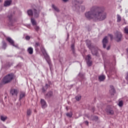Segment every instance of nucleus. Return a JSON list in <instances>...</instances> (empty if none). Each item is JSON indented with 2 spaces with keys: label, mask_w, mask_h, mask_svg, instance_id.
I'll return each instance as SVG.
<instances>
[{
  "label": "nucleus",
  "mask_w": 128,
  "mask_h": 128,
  "mask_svg": "<svg viewBox=\"0 0 128 128\" xmlns=\"http://www.w3.org/2000/svg\"><path fill=\"white\" fill-rule=\"evenodd\" d=\"M40 50L44 56V58L46 61L47 62L48 64V66L50 68H52V61L50 60V56L48 54V53H46V48H44V46L41 45L40 46Z\"/></svg>",
  "instance_id": "7ed1b4c3"
},
{
  "label": "nucleus",
  "mask_w": 128,
  "mask_h": 128,
  "mask_svg": "<svg viewBox=\"0 0 128 128\" xmlns=\"http://www.w3.org/2000/svg\"><path fill=\"white\" fill-rule=\"evenodd\" d=\"M110 46H108L107 48V50H110Z\"/></svg>",
  "instance_id": "4c0bfd02"
},
{
  "label": "nucleus",
  "mask_w": 128,
  "mask_h": 128,
  "mask_svg": "<svg viewBox=\"0 0 128 128\" xmlns=\"http://www.w3.org/2000/svg\"><path fill=\"white\" fill-rule=\"evenodd\" d=\"M52 8H53L57 12H60V9H58V8L57 7H56V6H54V4H52Z\"/></svg>",
  "instance_id": "4be33fe9"
},
{
  "label": "nucleus",
  "mask_w": 128,
  "mask_h": 128,
  "mask_svg": "<svg viewBox=\"0 0 128 128\" xmlns=\"http://www.w3.org/2000/svg\"><path fill=\"white\" fill-rule=\"evenodd\" d=\"M122 21V16L120 14H117V22H120Z\"/></svg>",
  "instance_id": "412c9836"
},
{
  "label": "nucleus",
  "mask_w": 128,
  "mask_h": 128,
  "mask_svg": "<svg viewBox=\"0 0 128 128\" xmlns=\"http://www.w3.org/2000/svg\"><path fill=\"white\" fill-rule=\"evenodd\" d=\"M64 2H68V0H62Z\"/></svg>",
  "instance_id": "ea45409f"
},
{
  "label": "nucleus",
  "mask_w": 128,
  "mask_h": 128,
  "mask_svg": "<svg viewBox=\"0 0 128 128\" xmlns=\"http://www.w3.org/2000/svg\"><path fill=\"white\" fill-rule=\"evenodd\" d=\"M86 60L88 66H92V61L90 60H92V56H90V54L88 55Z\"/></svg>",
  "instance_id": "0eeeda50"
},
{
  "label": "nucleus",
  "mask_w": 128,
  "mask_h": 128,
  "mask_svg": "<svg viewBox=\"0 0 128 128\" xmlns=\"http://www.w3.org/2000/svg\"><path fill=\"white\" fill-rule=\"evenodd\" d=\"M8 18L10 22H12V15L10 14L8 16Z\"/></svg>",
  "instance_id": "a878e982"
},
{
  "label": "nucleus",
  "mask_w": 128,
  "mask_h": 128,
  "mask_svg": "<svg viewBox=\"0 0 128 128\" xmlns=\"http://www.w3.org/2000/svg\"><path fill=\"white\" fill-rule=\"evenodd\" d=\"M26 96V93L24 92H22L20 94V100H22L23 98H24Z\"/></svg>",
  "instance_id": "5701e85b"
},
{
  "label": "nucleus",
  "mask_w": 128,
  "mask_h": 128,
  "mask_svg": "<svg viewBox=\"0 0 128 128\" xmlns=\"http://www.w3.org/2000/svg\"><path fill=\"white\" fill-rule=\"evenodd\" d=\"M14 73L8 74L4 78L3 82L4 84H9V82H12V80H14Z\"/></svg>",
  "instance_id": "20e7f679"
},
{
  "label": "nucleus",
  "mask_w": 128,
  "mask_h": 128,
  "mask_svg": "<svg viewBox=\"0 0 128 128\" xmlns=\"http://www.w3.org/2000/svg\"><path fill=\"white\" fill-rule=\"evenodd\" d=\"M122 39V32L117 31L115 33V40L118 42H121Z\"/></svg>",
  "instance_id": "423d86ee"
},
{
  "label": "nucleus",
  "mask_w": 128,
  "mask_h": 128,
  "mask_svg": "<svg viewBox=\"0 0 128 128\" xmlns=\"http://www.w3.org/2000/svg\"><path fill=\"white\" fill-rule=\"evenodd\" d=\"M27 52H28L29 54H34V48L32 47H29L28 48Z\"/></svg>",
  "instance_id": "2eb2a0df"
},
{
  "label": "nucleus",
  "mask_w": 128,
  "mask_h": 128,
  "mask_svg": "<svg viewBox=\"0 0 128 128\" xmlns=\"http://www.w3.org/2000/svg\"><path fill=\"white\" fill-rule=\"evenodd\" d=\"M8 119V117L6 116H0V120L2 122H6Z\"/></svg>",
  "instance_id": "aec40b11"
},
{
  "label": "nucleus",
  "mask_w": 128,
  "mask_h": 128,
  "mask_svg": "<svg viewBox=\"0 0 128 128\" xmlns=\"http://www.w3.org/2000/svg\"><path fill=\"white\" fill-rule=\"evenodd\" d=\"M27 114L28 116H30L32 114V110L30 109H28L27 111Z\"/></svg>",
  "instance_id": "c756f323"
},
{
  "label": "nucleus",
  "mask_w": 128,
  "mask_h": 128,
  "mask_svg": "<svg viewBox=\"0 0 128 128\" xmlns=\"http://www.w3.org/2000/svg\"><path fill=\"white\" fill-rule=\"evenodd\" d=\"M54 93L52 91L50 90L47 92V94L45 95V98H50L52 96Z\"/></svg>",
  "instance_id": "9d476101"
},
{
  "label": "nucleus",
  "mask_w": 128,
  "mask_h": 128,
  "mask_svg": "<svg viewBox=\"0 0 128 128\" xmlns=\"http://www.w3.org/2000/svg\"><path fill=\"white\" fill-rule=\"evenodd\" d=\"M107 112L109 114H114V112L112 110H107Z\"/></svg>",
  "instance_id": "393cba45"
},
{
  "label": "nucleus",
  "mask_w": 128,
  "mask_h": 128,
  "mask_svg": "<svg viewBox=\"0 0 128 128\" xmlns=\"http://www.w3.org/2000/svg\"><path fill=\"white\" fill-rule=\"evenodd\" d=\"M0 2H2V0H0Z\"/></svg>",
  "instance_id": "37998d69"
},
{
  "label": "nucleus",
  "mask_w": 128,
  "mask_h": 128,
  "mask_svg": "<svg viewBox=\"0 0 128 128\" xmlns=\"http://www.w3.org/2000/svg\"><path fill=\"white\" fill-rule=\"evenodd\" d=\"M110 88L111 90H110V93L112 96H114V92H116V90H114V86H110Z\"/></svg>",
  "instance_id": "4468645a"
},
{
  "label": "nucleus",
  "mask_w": 128,
  "mask_h": 128,
  "mask_svg": "<svg viewBox=\"0 0 128 128\" xmlns=\"http://www.w3.org/2000/svg\"><path fill=\"white\" fill-rule=\"evenodd\" d=\"M40 104L42 105V108H46L48 106V104H46V102L44 99H41Z\"/></svg>",
  "instance_id": "1a4fd4ad"
},
{
  "label": "nucleus",
  "mask_w": 128,
  "mask_h": 128,
  "mask_svg": "<svg viewBox=\"0 0 128 128\" xmlns=\"http://www.w3.org/2000/svg\"><path fill=\"white\" fill-rule=\"evenodd\" d=\"M26 38L27 40H30V36H26Z\"/></svg>",
  "instance_id": "72a5a7b5"
},
{
  "label": "nucleus",
  "mask_w": 128,
  "mask_h": 128,
  "mask_svg": "<svg viewBox=\"0 0 128 128\" xmlns=\"http://www.w3.org/2000/svg\"><path fill=\"white\" fill-rule=\"evenodd\" d=\"M36 30V32H38V30H40V26H35L34 28Z\"/></svg>",
  "instance_id": "2f4dec72"
},
{
  "label": "nucleus",
  "mask_w": 128,
  "mask_h": 128,
  "mask_svg": "<svg viewBox=\"0 0 128 128\" xmlns=\"http://www.w3.org/2000/svg\"><path fill=\"white\" fill-rule=\"evenodd\" d=\"M31 22L32 26H36V21L34 18H31Z\"/></svg>",
  "instance_id": "a211bd4d"
},
{
  "label": "nucleus",
  "mask_w": 128,
  "mask_h": 128,
  "mask_svg": "<svg viewBox=\"0 0 128 128\" xmlns=\"http://www.w3.org/2000/svg\"><path fill=\"white\" fill-rule=\"evenodd\" d=\"M81 8L82 11L84 12L86 10V7H84V6H82Z\"/></svg>",
  "instance_id": "c9c22d12"
},
{
  "label": "nucleus",
  "mask_w": 128,
  "mask_h": 128,
  "mask_svg": "<svg viewBox=\"0 0 128 128\" xmlns=\"http://www.w3.org/2000/svg\"><path fill=\"white\" fill-rule=\"evenodd\" d=\"M66 116H68V118H72V112H70L66 114Z\"/></svg>",
  "instance_id": "b1692460"
},
{
  "label": "nucleus",
  "mask_w": 128,
  "mask_h": 128,
  "mask_svg": "<svg viewBox=\"0 0 128 128\" xmlns=\"http://www.w3.org/2000/svg\"><path fill=\"white\" fill-rule=\"evenodd\" d=\"M40 46H42V44H40V42H37L35 44V48H36V50H38V46L40 47Z\"/></svg>",
  "instance_id": "6ab92c4d"
},
{
  "label": "nucleus",
  "mask_w": 128,
  "mask_h": 128,
  "mask_svg": "<svg viewBox=\"0 0 128 128\" xmlns=\"http://www.w3.org/2000/svg\"><path fill=\"white\" fill-rule=\"evenodd\" d=\"M76 100H80L82 98V96H77L75 98Z\"/></svg>",
  "instance_id": "c85d7f7f"
},
{
  "label": "nucleus",
  "mask_w": 128,
  "mask_h": 128,
  "mask_svg": "<svg viewBox=\"0 0 128 128\" xmlns=\"http://www.w3.org/2000/svg\"><path fill=\"white\" fill-rule=\"evenodd\" d=\"M28 16H34L35 18H38L40 16V12L38 11L36 9L29 10L27 12Z\"/></svg>",
  "instance_id": "39448f33"
},
{
  "label": "nucleus",
  "mask_w": 128,
  "mask_h": 128,
  "mask_svg": "<svg viewBox=\"0 0 128 128\" xmlns=\"http://www.w3.org/2000/svg\"><path fill=\"white\" fill-rule=\"evenodd\" d=\"M50 88V85L48 84H46L44 86H43L42 88V92H46V90H48Z\"/></svg>",
  "instance_id": "ddd939ff"
},
{
  "label": "nucleus",
  "mask_w": 128,
  "mask_h": 128,
  "mask_svg": "<svg viewBox=\"0 0 128 128\" xmlns=\"http://www.w3.org/2000/svg\"><path fill=\"white\" fill-rule=\"evenodd\" d=\"M6 40H8V42H10V44H12V46H14V40H12V38L8 37L6 38Z\"/></svg>",
  "instance_id": "f8f14e48"
},
{
  "label": "nucleus",
  "mask_w": 128,
  "mask_h": 128,
  "mask_svg": "<svg viewBox=\"0 0 128 128\" xmlns=\"http://www.w3.org/2000/svg\"><path fill=\"white\" fill-rule=\"evenodd\" d=\"M106 80V76L104 75H102L99 76L98 80L100 82H104Z\"/></svg>",
  "instance_id": "dca6fc26"
},
{
  "label": "nucleus",
  "mask_w": 128,
  "mask_h": 128,
  "mask_svg": "<svg viewBox=\"0 0 128 128\" xmlns=\"http://www.w3.org/2000/svg\"><path fill=\"white\" fill-rule=\"evenodd\" d=\"M124 32H125V34H128V26H126V27L124 28Z\"/></svg>",
  "instance_id": "7c9ffc66"
},
{
  "label": "nucleus",
  "mask_w": 128,
  "mask_h": 128,
  "mask_svg": "<svg viewBox=\"0 0 128 128\" xmlns=\"http://www.w3.org/2000/svg\"><path fill=\"white\" fill-rule=\"evenodd\" d=\"M118 106H120V108H122V106H124V101L122 100H120L119 102V103L118 104Z\"/></svg>",
  "instance_id": "cd10ccee"
},
{
  "label": "nucleus",
  "mask_w": 128,
  "mask_h": 128,
  "mask_svg": "<svg viewBox=\"0 0 128 128\" xmlns=\"http://www.w3.org/2000/svg\"><path fill=\"white\" fill-rule=\"evenodd\" d=\"M96 108H93V112H94Z\"/></svg>",
  "instance_id": "79ce46f5"
},
{
  "label": "nucleus",
  "mask_w": 128,
  "mask_h": 128,
  "mask_svg": "<svg viewBox=\"0 0 128 128\" xmlns=\"http://www.w3.org/2000/svg\"><path fill=\"white\" fill-rule=\"evenodd\" d=\"M10 94H12V96H18V90L12 88L10 90Z\"/></svg>",
  "instance_id": "6e6552de"
},
{
  "label": "nucleus",
  "mask_w": 128,
  "mask_h": 128,
  "mask_svg": "<svg viewBox=\"0 0 128 128\" xmlns=\"http://www.w3.org/2000/svg\"><path fill=\"white\" fill-rule=\"evenodd\" d=\"M85 16L88 20H104L106 18V12H104V8L98 6H94L90 10L85 13Z\"/></svg>",
  "instance_id": "f257e3e1"
},
{
  "label": "nucleus",
  "mask_w": 128,
  "mask_h": 128,
  "mask_svg": "<svg viewBox=\"0 0 128 128\" xmlns=\"http://www.w3.org/2000/svg\"><path fill=\"white\" fill-rule=\"evenodd\" d=\"M108 42V36H106L102 40V43H103V48H106V44Z\"/></svg>",
  "instance_id": "9b49d317"
},
{
  "label": "nucleus",
  "mask_w": 128,
  "mask_h": 128,
  "mask_svg": "<svg viewBox=\"0 0 128 128\" xmlns=\"http://www.w3.org/2000/svg\"><path fill=\"white\" fill-rule=\"evenodd\" d=\"M80 4V2H77V4H76V6H78Z\"/></svg>",
  "instance_id": "58836bf2"
},
{
  "label": "nucleus",
  "mask_w": 128,
  "mask_h": 128,
  "mask_svg": "<svg viewBox=\"0 0 128 128\" xmlns=\"http://www.w3.org/2000/svg\"><path fill=\"white\" fill-rule=\"evenodd\" d=\"M85 124H88V121H86Z\"/></svg>",
  "instance_id": "a19ab883"
},
{
  "label": "nucleus",
  "mask_w": 128,
  "mask_h": 128,
  "mask_svg": "<svg viewBox=\"0 0 128 128\" xmlns=\"http://www.w3.org/2000/svg\"><path fill=\"white\" fill-rule=\"evenodd\" d=\"M11 2L12 0H6L4 2V6H10Z\"/></svg>",
  "instance_id": "f3484780"
},
{
  "label": "nucleus",
  "mask_w": 128,
  "mask_h": 128,
  "mask_svg": "<svg viewBox=\"0 0 128 128\" xmlns=\"http://www.w3.org/2000/svg\"><path fill=\"white\" fill-rule=\"evenodd\" d=\"M10 66H12L10 64V63H8L6 64V68H10Z\"/></svg>",
  "instance_id": "f704fd0d"
},
{
  "label": "nucleus",
  "mask_w": 128,
  "mask_h": 128,
  "mask_svg": "<svg viewBox=\"0 0 128 128\" xmlns=\"http://www.w3.org/2000/svg\"><path fill=\"white\" fill-rule=\"evenodd\" d=\"M4 44H6V43H4Z\"/></svg>",
  "instance_id": "c03bdc74"
},
{
  "label": "nucleus",
  "mask_w": 128,
  "mask_h": 128,
  "mask_svg": "<svg viewBox=\"0 0 128 128\" xmlns=\"http://www.w3.org/2000/svg\"><path fill=\"white\" fill-rule=\"evenodd\" d=\"M72 50V51L73 54H74L76 50L74 49V44H72L71 46Z\"/></svg>",
  "instance_id": "bb28decb"
},
{
  "label": "nucleus",
  "mask_w": 128,
  "mask_h": 128,
  "mask_svg": "<svg viewBox=\"0 0 128 128\" xmlns=\"http://www.w3.org/2000/svg\"><path fill=\"white\" fill-rule=\"evenodd\" d=\"M108 36H110V40H112V38H114V36H112V34H109Z\"/></svg>",
  "instance_id": "473e14b6"
},
{
  "label": "nucleus",
  "mask_w": 128,
  "mask_h": 128,
  "mask_svg": "<svg viewBox=\"0 0 128 128\" xmlns=\"http://www.w3.org/2000/svg\"><path fill=\"white\" fill-rule=\"evenodd\" d=\"M86 46H88L89 50H92V54H93V56H98V48L92 44V42L90 40H87L86 41Z\"/></svg>",
  "instance_id": "f03ea898"
},
{
  "label": "nucleus",
  "mask_w": 128,
  "mask_h": 128,
  "mask_svg": "<svg viewBox=\"0 0 128 128\" xmlns=\"http://www.w3.org/2000/svg\"><path fill=\"white\" fill-rule=\"evenodd\" d=\"M126 80L128 81V72L126 73Z\"/></svg>",
  "instance_id": "e433bc0d"
}]
</instances>
